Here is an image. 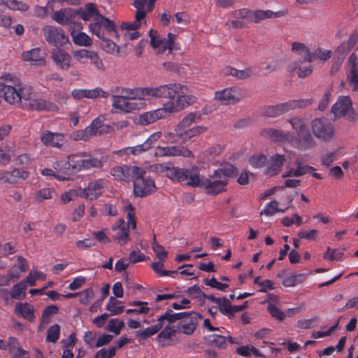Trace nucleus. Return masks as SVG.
Instances as JSON below:
<instances>
[{
	"label": "nucleus",
	"mask_w": 358,
	"mask_h": 358,
	"mask_svg": "<svg viewBox=\"0 0 358 358\" xmlns=\"http://www.w3.org/2000/svg\"><path fill=\"white\" fill-rule=\"evenodd\" d=\"M152 169L157 173H164L174 182H184L190 187H200L206 189L208 195L215 196L227 190L229 178L232 177L236 169L231 164H225L214 171L210 178H201L198 168L193 166L189 169H180L167 164H156Z\"/></svg>",
	"instance_id": "obj_1"
},
{
	"label": "nucleus",
	"mask_w": 358,
	"mask_h": 358,
	"mask_svg": "<svg viewBox=\"0 0 358 358\" xmlns=\"http://www.w3.org/2000/svg\"><path fill=\"white\" fill-rule=\"evenodd\" d=\"M168 85H178L179 89H177V92L171 96L165 95L162 97L169 99L162 108L141 114L138 120L141 124H152L167 115L181 111L196 102V97L187 93L189 90L187 86L178 83H171Z\"/></svg>",
	"instance_id": "obj_2"
},
{
	"label": "nucleus",
	"mask_w": 358,
	"mask_h": 358,
	"mask_svg": "<svg viewBox=\"0 0 358 358\" xmlns=\"http://www.w3.org/2000/svg\"><path fill=\"white\" fill-rule=\"evenodd\" d=\"M179 86L176 85H162L157 87H118L116 89V96L122 97L131 101L147 103L152 99L161 98L165 95H169L177 92Z\"/></svg>",
	"instance_id": "obj_3"
},
{
	"label": "nucleus",
	"mask_w": 358,
	"mask_h": 358,
	"mask_svg": "<svg viewBox=\"0 0 358 358\" xmlns=\"http://www.w3.org/2000/svg\"><path fill=\"white\" fill-rule=\"evenodd\" d=\"M262 135L275 141L290 143L300 150H307L315 145V141L308 129L296 136V138H294L289 132H284L275 129H264L262 131Z\"/></svg>",
	"instance_id": "obj_4"
},
{
	"label": "nucleus",
	"mask_w": 358,
	"mask_h": 358,
	"mask_svg": "<svg viewBox=\"0 0 358 358\" xmlns=\"http://www.w3.org/2000/svg\"><path fill=\"white\" fill-rule=\"evenodd\" d=\"M201 120V115L196 113H189L185 115L176 126L174 131L177 138L182 142L203 134L207 127L201 125L193 126Z\"/></svg>",
	"instance_id": "obj_5"
},
{
	"label": "nucleus",
	"mask_w": 358,
	"mask_h": 358,
	"mask_svg": "<svg viewBox=\"0 0 358 358\" xmlns=\"http://www.w3.org/2000/svg\"><path fill=\"white\" fill-rule=\"evenodd\" d=\"M127 222L120 219L116 224L112 227L114 232L113 238L121 245H125L129 240V227L132 229L136 228V218L135 216V208L129 203L126 207Z\"/></svg>",
	"instance_id": "obj_6"
},
{
	"label": "nucleus",
	"mask_w": 358,
	"mask_h": 358,
	"mask_svg": "<svg viewBox=\"0 0 358 358\" xmlns=\"http://www.w3.org/2000/svg\"><path fill=\"white\" fill-rule=\"evenodd\" d=\"M311 129L315 137L322 142H330L335 136L334 124L325 117L313 120L311 122Z\"/></svg>",
	"instance_id": "obj_7"
},
{
	"label": "nucleus",
	"mask_w": 358,
	"mask_h": 358,
	"mask_svg": "<svg viewBox=\"0 0 358 358\" xmlns=\"http://www.w3.org/2000/svg\"><path fill=\"white\" fill-rule=\"evenodd\" d=\"M311 103L310 99L289 100L275 106H268L264 108L263 114L267 117H274L296 108H302Z\"/></svg>",
	"instance_id": "obj_8"
},
{
	"label": "nucleus",
	"mask_w": 358,
	"mask_h": 358,
	"mask_svg": "<svg viewBox=\"0 0 358 358\" xmlns=\"http://www.w3.org/2000/svg\"><path fill=\"white\" fill-rule=\"evenodd\" d=\"M331 113L334 120L344 117L349 121L355 120V112L352 107V101L349 96H340L332 106Z\"/></svg>",
	"instance_id": "obj_9"
},
{
	"label": "nucleus",
	"mask_w": 358,
	"mask_h": 358,
	"mask_svg": "<svg viewBox=\"0 0 358 358\" xmlns=\"http://www.w3.org/2000/svg\"><path fill=\"white\" fill-rule=\"evenodd\" d=\"M141 174L136 176L133 180L134 194L138 197L146 196L156 190L155 183L150 177L146 176V171L141 168Z\"/></svg>",
	"instance_id": "obj_10"
},
{
	"label": "nucleus",
	"mask_w": 358,
	"mask_h": 358,
	"mask_svg": "<svg viewBox=\"0 0 358 358\" xmlns=\"http://www.w3.org/2000/svg\"><path fill=\"white\" fill-rule=\"evenodd\" d=\"M103 29L108 32L114 33L115 37L117 38V40H119V35L117 31L115 22L99 14V15L95 18V22L90 24L89 29L99 38H103V36H105V34Z\"/></svg>",
	"instance_id": "obj_11"
},
{
	"label": "nucleus",
	"mask_w": 358,
	"mask_h": 358,
	"mask_svg": "<svg viewBox=\"0 0 358 358\" xmlns=\"http://www.w3.org/2000/svg\"><path fill=\"white\" fill-rule=\"evenodd\" d=\"M74 59L80 64H86L88 61L94 65V66L99 70L104 71L105 66L99 54L94 50L87 49H80L73 52Z\"/></svg>",
	"instance_id": "obj_12"
},
{
	"label": "nucleus",
	"mask_w": 358,
	"mask_h": 358,
	"mask_svg": "<svg viewBox=\"0 0 358 358\" xmlns=\"http://www.w3.org/2000/svg\"><path fill=\"white\" fill-rule=\"evenodd\" d=\"M149 36L151 45L157 53L162 54L166 50L171 52L173 49L174 41L176 38L175 34L169 33L166 38H162L157 31L150 29Z\"/></svg>",
	"instance_id": "obj_13"
},
{
	"label": "nucleus",
	"mask_w": 358,
	"mask_h": 358,
	"mask_svg": "<svg viewBox=\"0 0 358 358\" xmlns=\"http://www.w3.org/2000/svg\"><path fill=\"white\" fill-rule=\"evenodd\" d=\"M147 0H134L133 6L136 8L135 21L134 22H123L121 29L125 30H136L142 24H146V13L144 10Z\"/></svg>",
	"instance_id": "obj_14"
},
{
	"label": "nucleus",
	"mask_w": 358,
	"mask_h": 358,
	"mask_svg": "<svg viewBox=\"0 0 358 358\" xmlns=\"http://www.w3.org/2000/svg\"><path fill=\"white\" fill-rule=\"evenodd\" d=\"M43 32L46 41L55 46H63L69 42L68 36L59 27L47 25L43 27Z\"/></svg>",
	"instance_id": "obj_15"
},
{
	"label": "nucleus",
	"mask_w": 358,
	"mask_h": 358,
	"mask_svg": "<svg viewBox=\"0 0 358 358\" xmlns=\"http://www.w3.org/2000/svg\"><path fill=\"white\" fill-rule=\"evenodd\" d=\"M101 126L102 121L99 118H96L85 129L77 130L71 133L70 138L74 141H87L98 133L101 134V131H99Z\"/></svg>",
	"instance_id": "obj_16"
},
{
	"label": "nucleus",
	"mask_w": 358,
	"mask_h": 358,
	"mask_svg": "<svg viewBox=\"0 0 358 358\" xmlns=\"http://www.w3.org/2000/svg\"><path fill=\"white\" fill-rule=\"evenodd\" d=\"M156 157H193V152L187 148L182 145L158 146L155 150Z\"/></svg>",
	"instance_id": "obj_17"
},
{
	"label": "nucleus",
	"mask_w": 358,
	"mask_h": 358,
	"mask_svg": "<svg viewBox=\"0 0 358 358\" xmlns=\"http://www.w3.org/2000/svg\"><path fill=\"white\" fill-rule=\"evenodd\" d=\"M146 103L137 102L112 95V106L115 112L131 113L135 110L143 108Z\"/></svg>",
	"instance_id": "obj_18"
},
{
	"label": "nucleus",
	"mask_w": 358,
	"mask_h": 358,
	"mask_svg": "<svg viewBox=\"0 0 358 358\" xmlns=\"http://www.w3.org/2000/svg\"><path fill=\"white\" fill-rule=\"evenodd\" d=\"M141 168L136 166H115L111 169L110 173L116 180L129 182L141 174Z\"/></svg>",
	"instance_id": "obj_19"
},
{
	"label": "nucleus",
	"mask_w": 358,
	"mask_h": 358,
	"mask_svg": "<svg viewBox=\"0 0 358 358\" xmlns=\"http://www.w3.org/2000/svg\"><path fill=\"white\" fill-rule=\"evenodd\" d=\"M107 182L105 180L99 179L89 183L87 187L82 189V199L87 200H96L102 194Z\"/></svg>",
	"instance_id": "obj_20"
},
{
	"label": "nucleus",
	"mask_w": 358,
	"mask_h": 358,
	"mask_svg": "<svg viewBox=\"0 0 358 358\" xmlns=\"http://www.w3.org/2000/svg\"><path fill=\"white\" fill-rule=\"evenodd\" d=\"M51 58L57 66L64 71H67L71 66L72 57L64 49L55 48L51 52Z\"/></svg>",
	"instance_id": "obj_21"
},
{
	"label": "nucleus",
	"mask_w": 358,
	"mask_h": 358,
	"mask_svg": "<svg viewBox=\"0 0 358 358\" xmlns=\"http://www.w3.org/2000/svg\"><path fill=\"white\" fill-rule=\"evenodd\" d=\"M214 98L222 104H233L240 100L241 94L236 88L228 87L215 92Z\"/></svg>",
	"instance_id": "obj_22"
},
{
	"label": "nucleus",
	"mask_w": 358,
	"mask_h": 358,
	"mask_svg": "<svg viewBox=\"0 0 358 358\" xmlns=\"http://www.w3.org/2000/svg\"><path fill=\"white\" fill-rule=\"evenodd\" d=\"M71 94L76 99L83 98L96 99L99 96L106 98L109 95L108 92L103 91L101 87H96L92 90L75 89L72 91Z\"/></svg>",
	"instance_id": "obj_23"
},
{
	"label": "nucleus",
	"mask_w": 358,
	"mask_h": 358,
	"mask_svg": "<svg viewBox=\"0 0 358 358\" xmlns=\"http://www.w3.org/2000/svg\"><path fill=\"white\" fill-rule=\"evenodd\" d=\"M6 350H8L11 358H29V352L20 347V342L15 337H8Z\"/></svg>",
	"instance_id": "obj_24"
},
{
	"label": "nucleus",
	"mask_w": 358,
	"mask_h": 358,
	"mask_svg": "<svg viewBox=\"0 0 358 358\" xmlns=\"http://www.w3.org/2000/svg\"><path fill=\"white\" fill-rule=\"evenodd\" d=\"M41 140L46 146L61 148L64 144V136L60 133L46 131L42 134Z\"/></svg>",
	"instance_id": "obj_25"
},
{
	"label": "nucleus",
	"mask_w": 358,
	"mask_h": 358,
	"mask_svg": "<svg viewBox=\"0 0 358 358\" xmlns=\"http://www.w3.org/2000/svg\"><path fill=\"white\" fill-rule=\"evenodd\" d=\"M22 59L31 65H40L45 64V53L41 48H36L22 52Z\"/></svg>",
	"instance_id": "obj_26"
},
{
	"label": "nucleus",
	"mask_w": 358,
	"mask_h": 358,
	"mask_svg": "<svg viewBox=\"0 0 358 358\" xmlns=\"http://www.w3.org/2000/svg\"><path fill=\"white\" fill-rule=\"evenodd\" d=\"M285 12L283 10H279L277 12H273L270 10H257L255 11L250 10V17L251 22L259 23L262 20L270 18H278L284 16L285 15Z\"/></svg>",
	"instance_id": "obj_27"
},
{
	"label": "nucleus",
	"mask_w": 358,
	"mask_h": 358,
	"mask_svg": "<svg viewBox=\"0 0 358 358\" xmlns=\"http://www.w3.org/2000/svg\"><path fill=\"white\" fill-rule=\"evenodd\" d=\"M15 312L18 316L30 322H34L36 320L34 307L29 303H17Z\"/></svg>",
	"instance_id": "obj_28"
},
{
	"label": "nucleus",
	"mask_w": 358,
	"mask_h": 358,
	"mask_svg": "<svg viewBox=\"0 0 358 358\" xmlns=\"http://www.w3.org/2000/svg\"><path fill=\"white\" fill-rule=\"evenodd\" d=\"M355 56L352 55L349 60L352 63L347 74V82L354 92L358 91V61L355 62Z\"/></svg>",
	"instance_id": "obj_29"
},
{
	"label": "nucleus",
	"mask_w": 358,
	"mask_h": 358,
	"mask_svg": "<svg viewBox=\"0 0 358 358\" xmlns=\"http://www.w3.org/2000/svg\"><path fill=\"white\" fill-rule=\"evenodd\" d=\"M76 16V10L62 9L53 14L52 18L60 24H71Z\"/></svg>",
	"instance_id": "obj_30"
},
{
	"label": "nucleus",
	"mask_w": 358,
	"mask_h": 358,
	"mask_svg": "<svg viewBox=\"0 0 358 358\" xmlns=\"http://www.w3.org/2000/svg\"><path fill=\"white\" fill-rule=\"evenodd\" d=\"M294 164L296 167L295 169L290 168L288 172L285 174V177H299L315 170L313 167L303 163L302 159L300 157L296 158Z\"/></svg>",
	"instance_id": "obj_31"
},
{
	"label": "nucleus",
	"mask_w": 358,
	"mask_h": 358,
	"mask_svg": "<svg viewBox=\"0 0 358 358\" xmlns=\"http://www.w3.org/2000/svg\"><path fill=\"white\" fill-rule=\"evenodd\" d=\"M76 15H78V17L84 21L92 20L95 22V18L99 15L95 5L92 3L86 4L84 8L76 10Z\"/></svg>",
	"instance_id": "obj_32"
},
{
	"label": "nucleus",
	"mask_w": 358,
	"mask_h": 358,
	"mask_svg": "<svg viewBox=\"0 0 358 358\" xmlns=\"http://www.w3.org/2000/svg\"><path fill=\"white\" fill-rule=\"evenodd\" d=\"M28 106L31 109L35 110L57 111L59 109L55 103L46 101L43 99L35 98V96L31 99Z\"/></svg>",
	"instance_id": "obj_33"
},
{
	"label": "nucleus",
	"mask_w": 358,
	"mask_h": 358,
	"mask_svg": "<svg viewBox=\"0 0 358 358\" xmlns=\"http://www.w3.org/2000/svg\"><path fill=\"white\" fill-rule=\"evenodd\" d=\"M29 176L27 171H20L18 169H13L10 171H6L2 174L0 180L3 182L13 183L21 180H24Z\"/></svg>",
	"instance_id": "obj_34"
},
{
	"label": "nucleus",
	"mask_w": 358,
	"mask_h": 358,
	"mask_svg": "<svg viewBox=\"0 0 358 358\" xmlns=\"http://www.w3.org/2000/svg\"><path fill=\"white\" fill-rule=\"evenodd\" d=\"M70 34L72 37V41L76 45L83 47H90L92 45L93 41L92 38L86 33L83 31H76L70 27Z\"/></svg>",
	"instance_id": "obj_35"
},
{
	"label": "nucleus",
	"mask_w": 358,
	"mask_h": 358,
	"mask_svg": "<svg viewBox=\"0 0 358 358\" xmlns=\"http://www.w3.org/2000/svg\"><path fill=\"white\" fill-rule=\"evenodd\" d=\"M285 162V157L282 155L275 154L271 156L268 162L267 173L271 176L278 174Z\"/></svg>",
	"instance_id": "obj_36"
},
{
	"label": "nucleus",
	"mask_w": 358,
	"mask_h": 358,
	"mask_svg": "<svg viewBox=\"0 0 358 358\" xmlns=\"http://www.w3.org/2000/svg\"><path fill=\"white\" fill-rule=\"evenodd\" d=\"M222 150L220 145H213L199 155V161L202 163L213 164L215 157L221 153Z\"/></svg>",
	"instance_id": "obj_37"
},
{
	"label": "nucleus",
	"mask_w": 358,
	"mask_h": 358,
	"mask_svg": "<svg viewBox=\"0 0 358 358\" xmlns=\"http://www.w3.org/2000/svg\"><path fill=\"white\" fill-rule=\"evenodd\" d=\"M292 51L296 55L301 57L304 61L308 63L313 60V55L308 47L301 42H294L292 45Z\"/></svg>",
	"instance_id": "obj_38"
},
{
	"label": "nucleus",
	"mask_w": 358,
	"mask_h": 358,
	"mask_svg": "<svg viewBox=\"0 0 358 358\" xmlns=\"http://www.w3.org/2000/svg\"><path fill=\"white\" fill-rule=\"evenodd\" d=\"M20 80L15 75L5 73L0 77V90L8 89V86L11 87H20L21 85Z\"/></svg>",
	"instance_id": "obj_39"
},
{
	"label": "nucleus",
	"mask_w": 358,
	"mask_h": 358,
	"mask_svg": "<svg viewBox=\"0 0 358 358\" xmlns=\"http://www.w3.org/2000/svg\"><path fill=\"white\" fill-rule=\"evenodd\" d=\"M72 173L85 170V155L84 154L71 155L69 156Z\"/></svg>",
	"instance_id": "obj_40"
},
{
	"label": "nucleus",
	"mask_w": 358,
	"mask_h": 358,
	"mask_svg": "<svg viewBox=\"0 0 358 358\" xmlns=\"http://www.w3.org/2000/svg\"><path fill=\"white\" fill-rule=\"evenodd\" d=\"M288 69L290 72H294L298 69L299 71L297 74L299 78H306L313 71L312 66L310 64H308L303 65L301 61L292 63L289 66Z\"/></svg>",
	"instance_id": "obj_41"
},
{
	"label": "nucleus",
	"mask_w": 358,
	"mask_h": 358,
	"mask_svg": "<svg viewBox=\"0 0 358 358\" xmlns=\"http://www.w3.org/2000/svg\"><path fill=\"white\" fill-rule=\"evenodd\" d=\"M19 89L20 87H8V89L0 90V94L4 98V100L10 103L16 104L20 103L19 96Z\"/></svg>",
	"instance_id": "obj_42"
},
{
	"label": "nucleus",
	"mask_w": 358,
	"mask_h": 358,
	"mask_svg": "<svg viewBox=\"0 0 358 358\" xmlns=\"http://www.w3.org/2000/svg\"><path fill=\"white\" fill-rule=\"evenodd\" d=\"M53 168L58 173L57 174L63 175L68 178L69 176L73 173L69 157L66 160L55 162L53 164Z\"/></svg>",
	"instance_id": "obj_43"
},
{
	"label": "nucleus",
	"mask_w": 358,
	"mask_h": 358,
	"mask_svg": "<svg viewBox=\"0 0 358 358\" xmlns=\"http://www.w3.org/2000/svg\"><path fill=\"white\" fill-rule=\"evenodd\" d=\"M307 278V274L306 273H299V274H294L292 273L289 275L285 277L282 280V285L285 287H294L297 285L298 284L302 283L306 280Z\"/></svg>",
	"instance_id": "obj_44"
},
{
	"label": "nucleus",
	"mask_w": 358,
	"mask_h": 358,
	"mask_svg": "<svg viewBox=\"0 0 358 358\" xmlns=\"http://www.w3.org/2000/svg\"><path fill=\"white\" fill-rule=\"evenodd\" d=\"M201 317V315L192 312L189 321L182 325V332L186 335H191L196 329L198 319Z\"/></svg>",
	"instance_id": "obj_45"
},
{
	"label": "nucleus",
	"mask_w": 358,
	"mask_h": 358,
	"mask_svg": "<svg viewBox=\"0 0 358 358\" xmlns=\"http://www.w3.org/2000/svg\"><path fill=\"white\" fill-rule=\"evenodd\" d=\"M19 96L20 103L24 101V104L28 106L31 99L35 96L33 88L29 85L21 83L19 89Z\"/></svg>",
	"instance_id": "obj_46"
},
{
	"label": "nucleus",
	"mask_w": 358,
	"mask_h": 358,
	"mask_svg": "<svg viewBox=\"0 0 358 358\" xmlns=\"http://www.w3.org/2000/svg\"><path fill=\"white\" fill-rule=\"evenodd\" d=\"M99 39L102 41L101 48L106 53L113 55H117L120 53V48L115 42L105 36H103V38Z\"/></svg>",
	"instance_id": "obj_47"
},
{
	"label": "nucleus",
	"mask_w": 358,
	"mask_h": 358,
	"mask_svg": "<svg viewBox=\"0 0 358 358\" xmlns=\"http://www.w3.org/2000/svg\"><path fill=\"white\" fill-rule=\"evenodd\" d=\"M280 204L281 203H268L264 209L261 211L260 215L271 216L278 212H285L289 208L287 204L284 206H280Z\"/></svg>",
	"instance_id": "obj_48"
},
{
	"label": "nucleus",
	"mask_w": 358,
	"mask_h": 358,
	"mask_svg": "<svg viewBox=\"0 0 358 358\" xmlns=\"http://www.w3.org/2000/svg\"><path fill=\"white\" fill-rule=\"evenodd\" d=\"M121 301L115 299V297L110 296L106 306V309L110 312L111 315H117L121 314L124 311V306H120Z\"/></svg>",
	"instance_id": "obj_49"
},
{
	"label": "nucleus",
	"mask_w": 358,
	"mask_h": 358,
	"mask_svg": "<svg viewBox=\"0 0 358 358\" xmlns=\"http://www.w3.org/2000/svg\"><path fill=\"white\" fill-rule=\"evenodd\" d=\"M25 282H20L13 285L10 292V297L13 299H22L25 296L27 289Z\"/></svg>",
	"instance_id": "obj_50"
},
{
	"label": "nucleus",
	"mask_w": 358,
	"mask_h": 358,
	"mask_svg": "<svg viewBox=\"0 0 358 358\" xmlns=\"http://www.w3.org/2000/svg\"><path fill=\"white\" fill-rule=\"evenodd\" d=\"M292 129L295 131L296 136L308 129L306 122L303 119L292 117L289 120Z\"/></svg>",
	"instance_id": "obj_51"
},
{
	"label": "nucleus",
	"mask_w": 358,
	"mask_h": 358,
	"mask_svg": "<svg viewBox=\"0 0 358 358\" xmlns=\"http://www.w3.org/2000/svg\"><path fill=\"white\" fill-rule=\"evenodd\" d=\"M38 199L48 200L57 199V194L53 188L46 187L38 191L36 194Z\"/></svg>",
	"instance_id": "obj_52"
},
{
	"label": "nucleus",
	"mask_w": 358,
	"mask_h": 358,
	"mask_svg": "<svg viewBox=\"0 0 358 358\" xmlns=\"http://www.w3.org/2000/svg\"><path fill=\"white\" fill-rule=\"evenodd\" d=\"M83 192L81 188L71 189L61 195L62 201H71L78 199H82Z\"/></svg>",
	"instance_id": "obj_53"
},
{
	"label": "nucleus",
	"mask_w": 358,
	"mask_h": 358,
	"mask_svg": "<svg viewBox=\"0 0 358 358\" xmlns=\"http://www.w3.org/2000/svg\"><path fill=\"white\" fill-rule=\"evenodd\" d=\"M60 327L57 324L49 327L47 331L46 341L55 343L59 338Z\"/></svg>",
	"instance_id": "obj_54"
},
{
	"label": "nucleus",
	"mask_w": 358,
	"mask_h": 358,
	"mask_svg": "<svg viewBox=\"0 0 358 358\" xmlns=\"http://www.w3.org/2000/svg\"><path fill=\"white\" fill-rule=\"evenodd\" d=\"M152 250L156 254L157 257L161 262H166L168 256V252L165 250L164 248L156 242L155 236H154V241L152 243Z\"/></svg>",
	"instance_id": "obj_55"
},
{
	"label": "nucleus",
	"mask_w": 358,
	"mask_h": 358,
	"mask_svg": "<svg viewBox=\"0 0 358 358\" xmlns=\"http://www.w3.org/2000/svg\"><path fill=\"white\" fill-rule=\"evenodd\" d=\"M159 327L151 326L145 328L143 330H138L135 332L136 336L143 340L148 338L150 336L155 335L159 331Z\"/></svg>",
	"instance_id": "obj_56"
},
{
	"label": "nucleus",
	"mask_w": 358,
	"mask_h": 358,
	"mask_svg": "<svg viewBox=\"0 0 358 358\" xmlns=\"http://www.w3.org/2000/svg\"><path fill=\"white\" fill-rule=\"evenodd\" d=\"M79 296L80 303L83 305H87L94 296V292L92 288L89 287L78 292Z\"/></svg>",
	"instance_id": "obj_57"
},
{
	"label": "nucleus",
	"mask_w": 358,
	"mask_h": 358,
	"mask_svg": "<svg viewBox=\"0 0 358 358\" xmlns=\"http://www.w3.org/2000/svg\"><path fill=\"white\" fill-rule=\"evenodd\" d=\"M208 341L214 345L215 347L220 348V349H224L227 348V337L217 335V334H213L210 335L208 336Z\"/></svg>",
	"instance_id": "obj_58"
},
{
	"label": "nucleus",
	"mask_w": 358,
	"mask_h": 358,
	"mask_svg": "<svg viewBox=\"0 0 358 358\" xmlns=\"http://www.w3.org/2000/svg\"><path fill=\"white\" fill-rule=\"evenodd\" d=\"M166 316L168 317V322L169 324L173 323L176 321L182 320L185 317H188L191 315V313L182 312V313H173L171 309H167L166 310Z\"/></svg>",
	"instance_id": "obj_59"
},
{
	"label": "nucleus",
	"mask_w": 358,
	"mask_h": 358,
	"mask_svg": "<svg viewBox=\"0 0 358 358\" xmlns=\"http://www.w3.org/2000/svg\"><path fill=\"white\" fill-rule=\"evenodd\" d=\"M6 5L9 9L13 10L27 11L29 8L27 3L18 0H9L6 2Z\"/></svg>",
	"instance_id": "obj_60"
},
{
	"label": "nucleus",
	"mask_w": 358,
	"mask_h": 358,
	"mask_svg": "<svg viewBox=\"0 0 358 358\" xmlns=\"http://www.w3.org/2000/svg\"><path fill=\"white\" fill-rule=\"evenodd\" d=\"M124 327V322L122 320L118 321L117 319H111L107 325V329L115 335H118Z\"/></svg>",
	"instance_id": "obj_61"
},
{
	"label": "nucleus",
	"mask_w": 358,
	"mask_h": 358,
	"mask_svg": "<svg viewBox=\"0 0 358 358\" xmlns=\"http://www.w3.org/2000/svg\"><path fill=\"white\" fill-rule=\"evenodd\" d=\"M59 308L56 305L47 306L42 313L41 322L43 323H48L50 317L57 314Z\"/></svg>",
	"instance_id": "obj_62"
},
{
	"label": "nucleus",
	"mask_w": 358,
	"mask_h": 358,
	"mask_svg": "<svg viewBox=\"0 0 358 358\" xmlns=\"http://www.w3.org/2000/svg\"><path fill=\"white\" fill-rule=\"evenodd\" d=\"M185 292L192 299L198 300H201L203 296H206V294L201 289L198 285L188 287Z\"/></svg>",
	"instance_id": "obj_63"
},
{
	"label": "nucleus",
	"mask_w": 358,
	"mask_h": 358,
	"mask_svg": "<svg viewBox=\"0 0 358 358\" xmlns=\"http://www.w3.org/2000/svg\"><path fill=\"white\" fill-rule=\"evenodd\" d=\"M234 18L238 20H245L247 22H251L250 10L247 8H242L237 10H234L232 13Z\"/></svg>",
	"instance_id": "obj_64"
}]
</instances>
